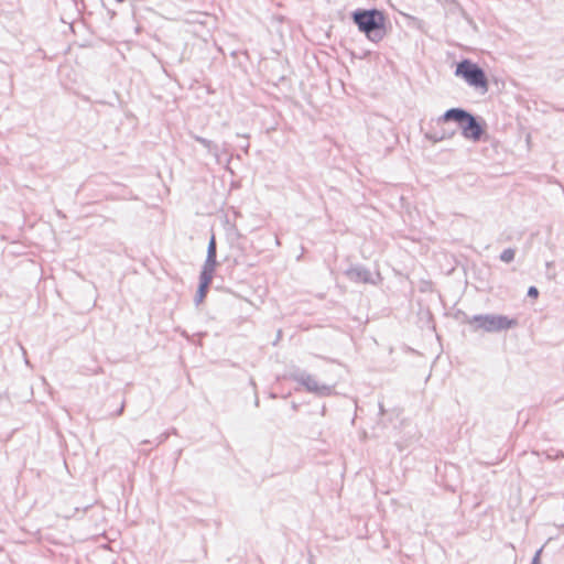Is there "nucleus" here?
Wrapping results in <instances>:
<instances>
[{
    "label": "nucleus",
    "mask_w": 564,
    "mask_h": 564,
    "mask_svg": "<svg viewBox=\"0 0 564 564\" xmlns=\"http://www.w3.org/2000/svg\"><path fill=\"white\" fill-rule=\"evenodd\" d=\"M467 323L475 325L476 329H482L487 333L501 332L518 325L517 319L497 314L475 315L469 317Z\"/></svg>",
    "instance_id": "2"
},
{
    "label": "nucleus",
    "mask_w": 564,
    "mask_h": 564,
    "mask_svg": "<svg viewBox=\"0 0 564 564\" xmlns=\"http://www.w3.org/2000/svg\"><path fill=\"white\" fill-rule=\"evenodd\" d=\"M210 282L212 281L199 280V286L195 296L196 304H199L204 301Z\"/></svg>",
    "instance_id": "8"
},
{
    "label": "nucleus",
    "mask_w": 564,
    "mask_h": 564,
    "mask_svg": "<svg viewBox=\"0 0 564 564\" xmlns=\"http://www.w3.org/2000/svg\"><path fill=\"white\" fill-rule=\"evenodd\" d=\"M358 29L372 42H379L384 36L386 19L379 10H357L352 13Z\"/></svg>",
    "instance_id": "1"
},
{
    "label": "nucleus",
    "mask_w": 564,
    "mask_h": 564,
    "mask_svg": "<svg viewBox=\"0 0 564 564\" xmlns=\"http://www.w3.org/2000/svg\"><path fill=\"white\" fill-rule=\"evenodd\" d=\"M468 111L460 109V108H452L446 110L438 119V123H444L448 121H455L462 127V124L465 122L466 118L468 117Z\"/></svg>",
    "instance_id": "6"
},
{
    "label": "nucleus",
    "mask_w": 564,
    "mask_h": 564,
    "mask_svg": "<svg viewBox=\"0 0 564 564\" xmlns=\"http://www.w3.org/2000/svg\"><path fill=\"white\" fill-rule=\"evenodd\" d=\"M216 265H217L216 259H214V258L209 259L206 257L205 263L203 265V270L200 272L199 280L212 281Z\"/></svg>",
    "instance_id": "7"
},
{
    "label": "nucleus",
    "mask_w": 564,
    "mask_h": 564,
    "mask_svg": "<svg viewBox=\"0 0 564 564\" xmlns=\"http://www.w3.org/2000/svg\"><path fill=\"white\" fill-rule=\"evenodd\" d=\"M500 259L507 263L511 262L514 259V250L510 248L503 250L502 253L500 254Z\"/></svg>",
    "instance_id": "11"
},
{
    "label": "nucleus",
    "mask_w": 564,
    "mask_h": 564,
    "mask_svg": "<svg viewBox=\"0 0 564 564\" xmlns=\"http://www.w3.org/2000/svg\"><path fill=\"white\" fill-rule=\"evenodd\" d=\"M528 295L530 297H534V299L538 297V295H539L538 289L535 286H530L528 290Z\"/></svg>",
    "instance_id": "13"
},
{
    "label": "nucleus",
    "mask_w": 564,
    "mask_h": 564,
    "mask_svg": "<svg viewBox=\"0 0 564 564\" xmlns=\"http://www.w3.org/2000/svg\"><path fill=\"white\" fill-rule=\"evenodd\" d=\"M460 132L466 140L478 142L485 131L476 118L471 113H468V117L460 127Z\"/></svg>",
    "instance_id": "5"
},
{
    "label": "nucleus",
    "mask_w": 564,
    "mask_h": 564,
    "mask_svg": "<svg viewBox=\"0 0 564 564\" xmlns=\"http://www.w3.org/2000/svg\"><path fill=\"white\" fill-rule=\"evenodd\" d=\"M207 258L216 259V240H215V236L214 235L210 237V240H209V243H208Z\"/></svg>",
    "instance_id": "10"
},
{
    "label": "nucleus",
    "mask_w": 564,
    "mask_h": 564,
    "mask_svg": "<svg viewBox=\"0 0 564 564\" xmlns=\"http://www.w3.org/2000/svg\"><path fill=\"white\" fill-rule=\"evenodd\" d=\"M541 553H542V549H540V550L535 553V555H534V557H533V560H532V564H539Z\"/></svg>",
    "instance_id": "14"
},
{
    "label": "nucleus",
    "mask_w": 564,
    "mask_h": 564,
    "mask_svg": "<svg viewBox=\"0 0 564 564\" xmlns=\"http://www.w3.org/2000/svg\"><path fill=\"white\" fill-rule=\"evenodd\" d=\"M455 75L464 78L469 86L480 90L481 94L488 91L486 75L477 64L468 59H464L457 64Z\"/></svg>",
    "instance_id": "3"
},
{
    "label": "nucleus",
    "mask_w": 564,
    "mask_h": 564,
    "mask_svg": "<svg viewBox=\"0 0 564 564\" xmlns=\"http://www.w3.org/2000/svg\"><path fill=\"white\" fill-rule=\"evenodd\" d=\"M196 140L202 144L204 145L205 148H207L208 150L212 149V141L205 139V138H202V137H196Z\"/></svg>",
    "instance_id": "12"
},
{
    "label": "nucleus",
    "mask_w": 564,
    "mask_h": 564,
    "mask_svg": "<svg viewBox=\"0 0 564 564\" xmlns=\"http://www.w3.org/2000/svg\"><path fill=\"white\" fill-rule=\"evenodd\" d=\"M454 134H455V131H452V132H448V133L447 132H443L442 134L426 133L425 138L429 139L430 141H432L433 143H437V142H441V141H444V140L453 138Z\"/></svg>",
    "instance_id": "9"
},
{
    "label": "nucleus",
    "mask_w": 564,
    "mask_h": 564,
    "mask_svg": "<svg viewBox=\"0 0 564 564\" xmlns=\"http://www.w3.org/2000/svg\"><path fill=\"white\" fill-rule=\"evenodd\" d=\"M293 378L295 381L301 383L308 392L318 394V395H329L332 393V387L319 383L318 380L305 372L294 373Z\"/></svg>",
    "instance_id": "4"
}]
</instances>
